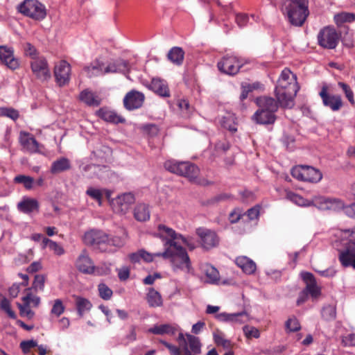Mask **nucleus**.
I'll use <instances>...</instances> for the list:
<instances>
[{"label": "nucleus", "instance_id": "ea45409f", "mask_svg": "<svg viewBox=\"0 0 355 355\" xmlns=\"http://www.w3.org/2000/svg\"><path fill=\"white\" fill-rule=\"evenodd\" d=\"M355 20V14L343 12L335 15L334 21L336 24L340 25L345 22H352Z\"/></svg>", "mask_w": 355, "mask_h": 355}, {"label": "nucleus", "instance_id": "e433bc0d", "mask_svg": "<svg viewBox=\"0 0 355 355\" xmlns=\"http://www.w3.org/2000/svg\"><path fill=\"white\" fill-rule=\"evenodd\" d=\"M175 328L169 324L155 325L148 330L149 332L156 335H173L175 333Z\"/></svg>", "mask_w": 355, "mask_h": 355}, {"label": "nucleus", "instance_id": "1a4fd4ad", "mask_svg": "<svg viewBox=\"0 0 355 355\" xmlns=\"http://www.w3.org/2000/svg\"><path fill=\"white\" fill-rule=\"evenodd\" d=\"M313 206L320 210H332L338 211L344 207V202L336 198H327L325 196H315L312 199Z\"/></svg>", "mask_w": 355, "mask_h": 355}, {"label": "nucleus", "instance_id": "052dcab7", "mask_svg": "<svg viewBox=\"0 0 355 355\" xmlns=\"http://www.w3.org/2000/svg\"><path fill=\"white\" fill-rule=\"evenodd\" d=\"M36 346H37V343L33 340H24L20 343V347L22 352L25 354L28 353L32 348Z\"/></svg>", "mask_w": 355, "mask_h": 355}, {"label": "nucleus", "instance_id": "864d4df0", "mask_svg": "<svg viewBox=\"0 0 355 355\" xmlns=\"http://www.w3.org/2000/svg\"><path fill=\"white\" fill-rule=\"evenodd\" d=\"M65 310V307L63 305V303L61 300L57 299L54 301V304L51 309V313L57 317H59L62 315Z\"/></svg>", "mask_w": 355, "mask_h": 355}, {"label": "nucleus", "instance_id": "cd10ccee", "mask_svg": "<svg viewBox=\"0 0 355 355\" xmlns=\"http://www.w3.org/2000/svg\"><path fill=\"white\" fill-rule=\"evenodd\" d=\"M97 114L100 118L107 122L117 124L125 121V119L122 116L118 115L115 112L105 107L101 108L97 112Z\"/></svg>", "mask_w": 355, "mask_h": 355}, {"label": "nucleus", "instance_id": "5701e85b", "mask_svg": "<svg viewBox=\"0 0 355 355\" xmlns=\"http://www.w3.org/2000/svg\"><path fill=\"white\" fill-rule=\"evenodd\" d=\"M84 71L89 78L103 76L105 75V64L99 59H96L89 65L85 66Z\"/></svg>", "mask_w": 355, "mask_h": 355}, {"label": "nucleus", "instance_id": "412c9836", "mask_svg": "<svg viewBox=\"0 0 355 355\" xmlns=\"http://www.w3.org/2000/svg\"><path fill=\"white\" fill-rule=\"evenodd\" d=\"M216 318L220 322L241 324L248 321V314L245 311L236 313H220L216 315Z\"/></svg>", "mask_w": 355, "mask_h": 355}, {"label": "nucleus", "instance_id": "423d86ee", "mask_svg": "<svg viewBox=\"0 0 355 355\" xmlns=\"http://www.w3.org/2000/svg\"><path fill=\"white\" fill-rule=\"evenodd\" d=\"M292 176L300 181L317 183L322 178L320 170L306 165L297 166L291 170Z\"/></svg>", "mask_w": 355, "mask_h": 355}, {"label": "nucleus", "instance_id": "4c0bfd02", "mask_svg": "<svg viewBox=\"0 0 355 355\" xmlns=\"http://www.w3.org/2000/svg\"><path fill=\"white\" fill-rule=\"evenodd\" d=\"M42 244L44 248L48 246L56 255L60 256L64 253V248L59 243L48 238L43 239Z\"/></svg>", "mask_w": 355, "mask_h": 355}, {"label": "nucleus", "instance_id": "a18cd8bd", "mask_svg": "<svg viewBox=\"0 0 355 355\" xmlns=\"http://www.w3.org/2000/svg\"><path fill=\"white\" fill-rule=\"evenodd\" d=\"M15 182L23 184L24 187L27 189H31L33 187V178L29 176L19 175L15 178Z\"/></svg>", "mask_w": 355, "mask_h": 355}, {"label": "nucleus", "instance_id": "f8f14e48", "mask_svg": "<svg viewBox=\"0 0 355 355\" xmlns=\"http://www.w3.org/2000/svg\"><path fill=\"white\" fill-rule=\"evenodd\" d=\"M324 106L333 112L339 111L343 106L342 98L338 94H331L328 92V87L323 85L319 93Z\"/></svg>", "mask_w": 355, "mask_h": 355}, {"label": "nucleus", "instance_id": "aec40b11", "mask_svg": "<svg viewBox=\"0 0 355 355\" xmlns=\"http://www.w3.org/2000/svg\"><path fill=\"white\" fill-rule=\"evenodd\" d=\"M76 268L85 274H92L94 272L95 266L92 260L89 257L87 252L83 250L76 261Z\"/></svg>", "mask_w": 355, "mask_h": 355}, {"label": "nucleus", "instance_id": "680f3d73", "mask_svg": "<svg viewBox=\"0 0 355 355\" xmlns=\"http://www.w3.org/2000/svg\"><path fill=\"white\" fill-rule=\"evenodd\" d=\"M159 342L169 350L171 355H182V347L180 346H175L162 340H160Z\"/></svg>", "mask_w": 355, "mask_h": 355}, {"label": "nucleus", "instance_id": "a211bd4d", "mask_svg": "<svg viewBox=\"0 0 355 355\" xmlns=\"http://www.w3.org/2000/svg\"><path fill=\"white\" fill-rule=\"evenodd\" d=\"M0 60L11 70H15L19 67V61L14 56V49L7 46H0Z\"/></svg>", "mask_w": 355, "mask_h": 355}, {"label": "nucleus", "instance_id": "3c124183", "mask_svg": "<svg viewBox=\"0 0 355 355\" xmlns=\"http://www.w3.org/2000/svg\"><path fill=\"white\" fill-rule=\"evenodd\" d=\"M243 331L248 338H258L260 337V332L256 327L245 325L243 327Z\"/></svg>", "mask_w": 355, "mask_h": 355}, {"label": "nucleus", "instance_id": "f03ea898", "mask_svg": "<svg viewBox=\"0 0 355 355\" xmlns=\"http://www.w3.org/2000/svg\"><path fill=\"white\" fill-rule=\"evenodd\" d=\"M299 86L296 76L288 68L281 73L275 87V96L279 105L283 108H291L294 105V97Z\"/></svg>", "mask_w": 355, "mask_h": 355}, {"label": "nucleus", "instance_id": "0eeeda50", "mask_svg": "<svg viewBox=\"0 0 355 355\" xmlns=\"http://www.w3.org/2000/svg\"><path fill=\"white\" fill-rule=\"evenodd\" d=\"M319 46L326 49H334L338 46L340 35L334 27L326 26L322 28L317 36Z\"/></svg>", "mask_w": 355, "mask_h": 355}, {"label": "nucleus", "instance_id": "4468645a", "mask_svg": "<svg viewBox=\"0 0 355 355\" xmlns=\"http://www.w3.org/2000/svg\"><path fill=\"white\" fill-rule=\"evenodd\" d=\"M196 234L200 238L201 246L205 250L216 247L219 243V238L214 231L199 227L196 230Z\"/></svg>", "mask_w": 355, "mask_h": 355}, {"label": "nucleus", "instance_id": "09e8293b", "mask_svg": "<svg viewBox=\"0 0 355 355\" xmlns=\"http://www.w3.org/2000/svg\"><path fill=\"white\" fill-rule=\"evenodd\" d=\"M24 53L26 56H28L31 58V60H33L35 58H40V56H38V52L35 47L33 46L31 43L26 42L24 44Z\"/></svg>", "mask_w": 355, "mask_h": 355}, {"label": "nucleus", "instance_id": "774afa93", "mask_svg": "<svg viewBox=\"0 0 355 355\" xmlns=\"http://www.w3.org/2000/svg\"><path fill=\"white\" fill-rule=\"evenodd\" d=\"M235 20L239 27H244L247 25L249 17L245 14H237L235 17Z\"/></svg>", "mask_w": 355, "mask_h": 355}, {"label": "nucleus", "instance_id": "c85d7f7f", "mask_svg": "<svg viewBox=\"0 0 355 355\" xmlns=\"http://www.w3.org/2000/svg\"><path fill=\"white\" fill-rule=\"evenodd\" d=\"M146 301L151 308L160 307L163 305L161 294L154 288H149L146 294Z\"/></svg>", "mask_w": 355, "mask_h": 355}, {"label": "nucleus", "instance_id": "7c9ffc66", "mask_svg": "<svg viewBox=\"0 0 355 355\" xmlns=\"http://www.w3.org/2000/svg\"><path fill=\"white\" fill-rule=\"evenodd\" d=\"M20 142L24 148L29 153H36L38 150V142L33 137H29V135L24 133L20 137Z\"/></svg>", "mask_w": 355, "mask_h": 355}, {"label": "nucleus", "instance_id": "393cba45", "mask_svg": "<svg viewBox=\"0 0 355 355\" xmlns=\"http://www.w3.org/2000/svg\"><path fill=\"white\" fill-rule=\"evenodd\" d=\"M235 263L243 272L248 275L253 274L257 269L256 263L245 256L238 257L235 259Z\"/></svg>", "mask_w": 355, "mask_h": 355}, {"label": "nucleus", "instance_id": "c03bdc74", "mask_svg": "<svg viewBox=\"0 0 355 355\" xmlns=\"http://www.w3.org/2000/svg\"><path fill=\"white\" fill-rule=\"evenodd\" d=\"M285 327L290 332H295L301 329L300 324L295 317L288 318L285 323Z\"/></svg>", "mask_w": 355, "mask_h": 355}, {"label": "nucleus", "instance_id": "f704fd0d", "mask_svg": "<svg viewBox=\"0 0 355 355\" xmlns=\"http://www.w3.org/2000/svg\"><path fill=\"white\" fill-rule=\"evenodd\" d=\"M134 217L138 221H146L150 218V211L148 205L144 203L137 205L134 209Z\"/></svg>", "mask_w": 355, "mask_h": 355}, {"label": "nucleus", "instance_id": "49530a36", "mask_svg": "<svg viewBox=\"0 0 355 355\" xmlns=\"http://www.w3.org/2000/svg\"><path fill=\"white\" fill-rule=\"evenodd\" d=\"M338 85L342 89L343 92L345 93L346 98L348 99L349 103L352 105L355 104V101L354 98V93L350 87V86L345 83L339 82Z\"/></svg>", "mask_w": 355, "mask_h": 355}, {"label": "nucleus", "instance_id": "79ce46f5", "mask_svg": "<svg viewBox=\"0 0 355 355\" xmlns=\"http://www.w3.org/2000/svg\"><path fill=\"white\" fill-rule=\"evenodd\" d=\"M26 291V295L22 297L23 302L26 305H31V304H33V306H38L40 303V298L38 296L32 295L30 292L31 288H28Z\"/></svg>", "mask_w": 355, "mask_h": 355}, {"label": "nucleus", "instance_id": "603ef678", "mask_svg": "<svg viewBox=\"0 0 355 355\" xmlns=\"http://www.w3.org/2000/svg\"><path fill=\"white\" fill-rule=\"evenodd\" d=\"M232 198V196L230 194L225 193H220V194L215 196L214 197L209 199L207 202V205H214L218 204L220 202L228 200L231 199Z\"/></svg>", "mask_w": 355, "mask_h": 355}, {"label": "nucleus", "instance_id": "6e6552de", "mask_svg": "<svg viewBox=\"0 0 355 355\" xmlns=\"http://www.w3.org/2000/svg\"><path fill=\"white\" fill-rule=\"evenodd\" d=\"M243 64L236 56L226 55L217 63L218 70L225 74L234 76L237 74Z\"/></svg>", "mask_w": 355, "mask_h": 355}, {"label": "nucleus", "instance_id": "a878e982", "mask_svg": "<svg viewBox=\"0 0 355 355\" xmlns=\"http://www.w3.org/2000/svg\"><path fill=\"white\" fill-rule=\"evenodd\" d=\"M253 119L259 124H272L276 120V115L274 113L259 108L254 113Z\"/></svg>", "mask_w": 355, "mask_h": 355}, {"label": "nucleus", "instance_id": "58836bf2", "mask_svg": "<svg viewBox=\"0 0 355 355\" xmlns=\"http://www.w3.org/2000/svg\"><path fill=\"white\" fill-rule=\"evenodd\" d=\"M288 198L295 204L302 207L312 206V200L310 201L304 198L302 196L295 193L290 192L287 194Z\"/></svg>", "mask_w": 355, "mask_h": 355}, {"label": "nucleus", "instance_id": "7ed1b4c3", "mask_svg": "<svg viewBox=\"0 0 355 355\" xmlns=\"http://www.w3.org/2000/svg\"><path fill=\"white\" fill-rule=\"evenodd\" d=\"M281 10L293 26H303L309 15V0H281Z\"/></svg>", "mask_w": 355, "mask_h": 355}, {"label": "nucleus", "instance_id": "6e6d98bb", "mask_svg": "<svg viewBox=\"0 0 355 355\" xmlns=\"http://www.w3.org/2000/svg\"><path fill=\"white\" fill-rule=\"evenodd\" d=\"M45 277L42 275H36L33 283V288L37 291H43L44 287Z\"/></svg>", "mask_w": 355, "mask_h": 355}, {"label": "nucleus", "instance_id": "5fc2aeb1", "mask_svg": "<svg viewBox=\"0 0 355 355\" xmlns=\"http://www.w3.org/2000/svg\"><path fill=\"white\" fill-rule=\"evenodd\" d=\"M86 194L88 195L92 198L98 201V204L101 205V201L103 198V193L100 189H95L93 187H89L86 191Z\"/></svg>", "mask_w": 355, "mask_h": 355}, {"label": "nucleus", "instance_id": "dca6fc26", "mask_svg": "<svg viewBox=\"0 0 355 355\" xmlns=\"http://www.w3.org/2000/svg\"><path fill=\"white\" fill-rule=\"evenodd\" d=\"M145 100V96L142 92L132 89L128 92L123 98V105L128 110H133L140 108Z\"/></svg>", "mask_w": 355, "mask_h": 355}, {"label": "nucleus", "instance_id": "37998d69", "mask_svg": "<svg viewBox=\"0 0 355 355\" xmlns=\"http://www.w3.org/2000/svg\"><path fill=\"white\" fill-rule=\"evenodd\" d=\"M205 274L211 283H217L219 281V272L216 268L208 266L205 270Z\"/></svg>", "mask_w": 355, "mask_h": 355}, {"label": "nucleus", "instance_id": "f257e3e1", "mask_svg": "<svg viewBox=\"0 0 355 355\" xmlns=\"http://www.w3.org/2000/svg\"><path fill=\"white\" fill-rule=\"evenodd\" d=\"M155 236L166 240L165 250L163 252L156 253V256H162L164 259H171L173 270H184L188 272L191 268L189 257L186 250L178 245L175 240L180 239L178 234L174 230L164 225L160 224L157 227V232Z\"/></svg>", "mask_w": 355, "mask_h": 355}, {"label": "nucleus", "instance_id": "9b49d317", "mask_svg": "<svg viewBox=\"0 0 355 355\" xmlns=\"http://www.w3.org/2000/svg\"><path fill=\"white\" fill-rule=\"evenodd\" d=\"M33 75L39 80L45 81L51 78V71L48 62L44 56L35 58L30 62Z\"/></svg>", "mask_w": 355, "mask_h": 355}, {"label": "nucleus", "instance_id": "ddd939ff", "mask_svg": "<svg viewBox=\"0 0 355 355\" xmlns=\"http://www.w3.org/2000/svg\"><path fill=\"white\" fill-rule=\"evenodd\" d=\"M338 260L342 266L355 269V240H350L339 250Z\"/></svg>", "mask_w": 355, "mask_h": 355}, {"label": "nucleus", "instance_id": "c756f323", "mask_svg": "<svg viewBox=\"0 0 355 355\" xmlns=\"http://www.w3.org/2000/svg\"><path fill=\"white\" fill-rule=\"evenodd\" d=\"M167 58L173 64L180 66L182 64L184 58V51L179 46L172 47L168 54Z\"/></svg>", "mask_w": 355, "mask_h": 355}, {"label": "nucleus", "instance_id": "2eb2a0df", "mask_svg": "<svg viewBox=\"0 0 355 355\" xmlns=\"http://www.w3.org/2000/svg\"><path fill=\"white\" fill-rule=\"evenodd\" d=\"M71 75V65L65 60H61L55 65L54 76L59 86L69 83Z\"/></svg>", "mask_w": 355, "mask_h": 355}, {"label": "nucleus", "instance_id": "39448f33", "mask_svg": "<svg viewBox=\"0 0 355 355\" xmlns=\"http://www.w3.org/2000/svg\"><path fill=\"white\" fill-rule=\"evenodd\" d=\"M18 11L35 20H42L46 16L44 5L37 0H24L19 5Z\"/></svg>", "mask_w": 355, "mask_h": 355}, {"label": "nucleus", "instance_id": "a19ab883", "mask_svg": "<svg viewBox=\"0 0 355 355\" xmlns=\"http://www.w3.org/2000/svg\"><path fill=\"white\" fill-rule=\"evenodd\" d=\"M322 317L327 321L334 320L336 317V307L331 305H327L323 307Z\"/></svg>", "mask_w": 355, "mask_h": 355}, {"label": "nucleus", "instance_id": "72a5a7b5", "mask_svg": "<svg viewBox=\"0 0 355 355\" xmlns=\"http://www.w3.org/2000/svg\"><path fill=\"white\" fill-rule=\"evenodd\" d=\"M17 207L21 212L28 214L35 210H38L39 204L35 199L26 198L19 202Z\"/></svg>", "mask_w": 355, "mask_h": 355}, {"label": "nucleus", "instance_id": "de8ad7c7", "mask_svg": "<svg viewBox=\"0 0 355 355\" xmlns=\"http://www.w3.org/2000/svg\"><path fill=\"white\" fill-rule=\"evenodd\" d=\"M99 296L105 300H108L112 296V291L105 284H100L98 286Z\"/></svg>", "mask_w": 355, "mask_h": 355}, {"label": "nucleus", "instance_id": "bb28decb", "mask_svg": "<svg viewBox=\"0 0 355 355\" xmlns=\"http://www.w3.org/2000/svg\"><path fill=\"white\" fill-rule=\"evenodd\" d=\"M79 100L88 106L97 107L101 104V98L91 90H83L79 95Z\"/></svg>", "mask_w": 355, "mask_h": 355}, {"label": "nucleus", "instance_id": "69168bd1", "mask_svg": "<svg viewBox=\"0 0 355 355\" xmlns=\"http://www.w3.org/2000/svg\"><path fill=\"white\" fill-rule=\"evenodd\" d=\"M342 344L345 347L355 345V334H349L342 338Z\"/></svg>", "mask_w": 355, "mask_h": 355}, {"label": "nucleus", "instance_id": "9d476101", "mask_svg": "<svg viewBox=\"0 0 355 355\" xmlns=\"http://www.w3.org/2000/svg\"><path fill=\"white\" fill-rule=\"evenodd\" d=\"M107 241H108V235L101 230H89L85 232L83 237L85 244L98 248L102 251L107 250L106 248L101 247L105 245Z\"/></svg>", "mask_w": 355, "mask_h": 355}, {"label": "nucleus", "instance_id": "20e7f679", "mask_svg": "<svg viewBox=\"0 0 355 355\" xmlns=\"http://www.w3.org/2000/svg\"><path fill=\"white\" fill-rule=\"evenodd\" d=\"M164 168L171 173L184 176L191 181H194L198 176V167L189 162H178L170 159L164 162Z\"/></svg>", "mask_w": 355, "mask_h": 355}, {"label": "nucleus", "instance_id": "6ab92c4d", "mask_svg": "<svg viewBox=\"0 0 355 355\" xmlns=\"http://www.w3.org/2000/svg\"><path fill=\"white\" fill-rule=\"evenodd\" d=\"M135 202V196L131 193L119 196L112 201L113 209L116 213L125 214L131 204Z\"/></svg>", "mask_w": 355, "mask_h": 355}, {"label": "nucleus", "instance_id": "0e129e2a", "mask_svg": "<svg viewBox=\"0 0 355 355\" xmlns=\"http://www.w3.org/2000/svg\"><path fill=\"white\" fill-rule=\"evenodd\" d=\"M124 244L123 240L119 236H113L112 238L108 237V241L105 245L115 246V247H122Z\"/></svg>", "mask_w": 355, "mask_h": 355}, {"label": "nucleus", "instance_id": "4be33fe9", "mask_svg": "<svg viewBox=\"0 0 355 355\" xmlns=\"http://www.w3.org/2000/svg\"><path fill=\"white\" fill-rule=\"evenodd\" d=\"M149 89L162 97H169L170 91L167 83L160 78H153Z\"/></svg>", "mask_w": 355, "mask_h": 355}, {"label": "nucleus", "instance_id": "c9c22d12", "mask_svg": "<svg viewBox=\"0 0 355 355\" xmlns=\"http://www.w3.org/2000/svg\"><path fill=\"white\" fill-rule=\"evenodd\" d=\"M189 349L194 354H198L201 352V343L200 339L189 334L184 336Z\"/></svg>", "mask_w": 355, "mask_h": 355}, {"label": "nucleus", "instance_id": "b1692460", "mask_svg": "<svg viewBox=\"0 0 355 355\" xmlns=\"http://www.w3.org/2000/svg\"><path fill=\"white\" fill-rule=\"evenodd\" d=\"M278 101L269 96H260L257 98V104L259 109L275 114L278 110Z\"/></svg>", "mask_w": 355, "mask_h": 355}, {"label": "nucleus", "instance_id": "bf43d9fd", "mask_svg": "<svg viewBox=\"0 0 355 355\" xmlns=\"http://www.w3.org/2000/svg\"><path fill=\"white\" fill-rule=\"evenodd\" d=\"M141 129L144 132L147 133L151 137L157 135L159 132L158 127L156 125L152 123L144 125Z\"/></svg>", "mask_w": 355, "mask_h": 355}, {"label": "nucleus", "instance_id": "2f4dec72", "mask_svg": "<svg viewBox=\"0 0 355 355\" xmlns=\"http://www.w3.org/2000/svg\"><path fill=\"white\" fill-rule=\"evenodd\" d=\"M75 304L78 314L80 317H83L84 313L90 311L92 307L91 302L83 297L74 295Z\"/></svg>", "mask_w": 355, "mask_h": 355}, {"label": "nucleus", "instance_id": "473e14b6", "mask_svg": "<svg viewBox=\"0 0 355 355\" xmlns=\"http://www.w3.org/2000/svg\"><path fill=\"white\" fill-rule=\"evenodd\" d=\"M70 168V161L66 157H61L52 163L51 172L53 174H57L63 171H66Z\"/></svg>", "mask_w": 355, "mask_h": 355}, {"label": "nucleus", "instance_id": "338daca9", "mask_svg": "<svg viewBox=\"0 0 355 355\" xmlns=\"http://www.w3.org/2000/svg\"><path fill=\"white\" fill-rule=\"evenodd\" d=\"M214 339L218 345H221L224 347H227L230 345V342L225 339L221 334H214Z\"/></svg>", "mask_w": 355, "mask_h": 355}, {"label": "nucleus", "instance_id": "e2e57ef3", "mask_svg": "<svg viewBox=\"0 0 355 355\" xmlns=\"http://www.w3.org/2000/svg\"><path fill=\"white\" fill-rule=\"evenodd\" d=\"M2 114L14 121L17 120L19 116L18 111L13 108H3L2 110Z\"/></svg>", "mask_w": 355, "mask_h": 355}, {"label": "nucleus", "instance_id": "4d7b16f0", "mask_svg": "<svg viewBox=\"0 0 355 355\" xmlns=\"http://www.w3.org/2000/svg\"><path fill=\"white\" fill-rule=\"evenodd\" d=\"M178 341L182 349L183 354H182V355H196L189 349L187 340H185L184 335L182 333L179 334Z\"/></svg>", "mask_w": 355, "mask_h": 355}, {"label": "nucleus", "instance_id": "13d9d810", "mask_svg": "<svg viewBox=\"0 0 355 355\" xmlns=\"http://www.w3.org/2000/svg\"><path fill=\"white\" fill-rule=\"evenodd\" d=\"M223 128L227 129L232 132H235L237 130L236 124L234 121L233 117H224L222 121Z\"/></svg>", "mask_w": 355, "mask_h": 355}, {"label": "nucleus", "instance_id": "f3484780", "mask_svg": "<svg viewBox=\"0 0 355 355\" xmlns=\"http://www.w3.org/2000/svg\"><path fill=\"white\" fill-rule=\"evenodd\" d=\"M301 277L306 284V287L304 290L308 295H310L313 300L318 299L321 295V288L318 286L314 275L309 272H301Z\"/></svg>", "mask_w": 355, "mask_h": 355}, {"label": "nucleus", "instance_id": "8fccbe9b", "mask_svg": "<svg viewBox=\"0 0 355 355\" xmlns=\"http://www.w3.org/2000/svg\"><path fill=\"white\" fill-rule=\"evenodd\" d=\"M130 69L129 62L124 60H117V73H121L124 74L128 78H129V73Z\"/></svg>", "mask_w": 355, "mask_h": 355}]
</instances>
